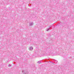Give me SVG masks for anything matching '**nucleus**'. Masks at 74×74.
<instances>
[{"instance_id": "1", "label": "nucleus", "mask_w": 74, "mask_h": 74, "mask_svg": "<svg viewBox=\"0 0 74 74\" xmlns=\"http://www.w3.org/2000/svg\"><path fill=\"white\" fill-rule=\"evenodd\" d=\"M34 25V23L33 22H31V23H29V26H33V25Z\"/></svg>"}, {"instance_id": "2", "label": "nucleus", "mask_w": 74, "mask_h": 74, "mask_svg": "<svg viewBox=\"0 0 74 74\" xmlns=\"http://www.w3.org/2000/svg\"><path fill=\"white\" fill-rule=\"evenodd\" d=\"M33 49L32 47H30L29 48V49L30 51H32V50Z\"/></svg>"}, {"instance_id": "3", "label": "nucleus", "mask_w": 74, "mask_h": 74, "mask_svg": "<svg viewBox=\"0 0 74 74\" xmlns=\"http://www.w3.org/2000/svg\"><path fill=\"white\" fill-rule=\"evenodd\" d=\"M22 73H23V72L24 73V74H26V73H27V71H22Z\"/></svg>"}, {"instance_id": "4", "label": "nucleus", "mask_w": 74, "mask_h": 74, "mask_svg": "<svg viewBox=\"0 0 74 74\" xmlns=\"http://www.w3.org/2000/svg\"><path fill=\"white\" fill-rule=\"evenodd\" d=\"M37 63H39V64H40V63H41V61H39L37 62Z\"/></svg>"}, {"instance_id": "5", "label": "nucleus", "mask_w": 74, "mask_h": 74, "mask_svg": "<svg viewBox=\"0 0 74 74\" xmlns=\"http://www.w3.org/2000/svg\"><path fill=\"white\" fill-rule=\"evenodd\" d=\"M49 29H50V28H49L48 29H47V31H48V30H49Z\"/></svg>"}, {"instance_id": "6", "label": "nucleus", "mask_w": 74, "mask_h": 74, "mask_svg": "<svg viewBox=\"0 0 74 74\" xmlns=\"http://www.w3.org/2000/svg\"><path fill=\"white\" fill-rule=\"evenodd\" d=\"M11 65L10 64H9L8 66V67H11Z\"/></svg>"}, {"instance_id": "7", "label": "nucleus", "mask_w": 74, "mask_h": 74, "mask_svg": "<svg viewBox=\"0 0 74 74\" xmlns=\"http://www.w3.org/2000/svg\"><path fill=\"white\" fill-rule=\"evenodd\" d=\"M49 28H51L52 27V26H49Z\"/></svg>"}, {"instance_id": "8", "label": "nucleus", "mask_w": 74, "mask_h": 74, "mask_svg": "<svg viewBox=\"0 0 74 74\" xmlns=\"http://www.w3.org/2000/svg\"><path fill=\"white\" fill-rule=\"evenodd\" d=\"M29 5V4H28V5H29V7H30V6Z\"/></svg>"}, {"instance_id": "9", "label": "nucleus", "mask_w": 74, "mask_h": 74, "mask_svg": "<svg viewBox=\"0 0 74 74\" xmlns=\"http://www.w3.org/2000/svg\"><path fill=\"white\" fill-rule=\"evenodd\" d=\"M56 62H58V61H56Z\"/></svg>"}, {"instance_id": "10", "label": "nucleus", "mask_w": 74, "mask_h": 74, "mask_svg": "<svg viewBox=\"0 0 74 74\" xmlns=\"http://www.w3.org/2000/svg\"><path fill=\"white\" fill-rule=\"evenodd\" d=\"M64 26H63V27H64Z\"/></svg>"}]
</instances>
